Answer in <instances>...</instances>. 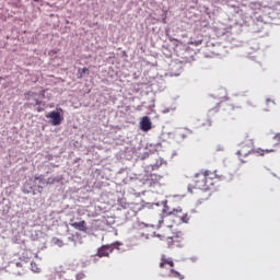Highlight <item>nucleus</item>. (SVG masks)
I'll use <instances>...</instances> for the list:
<instances>
[{
    "label": "nucleus",
    "mask_w": 280,
    "mask_h": 280,
    "mask_svg": "<svg viewBox=\"0 0 280 280\" xmlns=\"http://www.w3.org/2000/svg\"><path fill=\"white\" fill-rule=\"evenodd\" d=\"M89 71V68H83L80 72L79 70V78H83L84 77V73H86Z\"/></svg>",
    "instance_id": "nucleus-16"
},
{
    "label": "nucleus",
    "mask_w": 280,
    "mask_h": 280,
    "mask_svg": "<svg viewBox=\"0 0 280 280\" xmlns=\"http://www.w3.org/2000/svg\"><path fill=\"white\" fill-rule=\"evenodd\" d=\"M163 212L166 215L162 218H170L171 222L172 220H174V218H177L179 224H187V222H189V214L185 212L180 207H178L177 209H173L172 211H170V208L165 207L163 209Z\"/></svg>",
    "instance_id": "nucleus-3"
},
{
    "label": "nucleus",
    "mask_w": 280,
    "mask_h": 280,
    "mask_svg": "<svg viewBox=\"0 0 280 280\" xmlns=\"http://www.w3.org/2000/svg\"><path fill=\"white\" fill-rule=\"evenodd\" d=\"M269 152H273V150L252 149V154H257V156H264V154H269Z\"/></svg>",
    "instance_id": "nucleus-10"
},
{
    "label": "nucleus",
    "mask_w": 280,
    "mask_h": 280,
    "mask_svg": "<svg viewBox=\"0 0 280 280\" xmlns=\"http://www.w3.org/2000/svg\"><path fill=\"white\" fill-rule=\"evenodd\" d=\"M171 277H173L174 279H179V280L185 279V276H183L180 272L176 271L173 268L171 269Z\"/></svg>",
    "instance_id": "nucleus-11"
},
{
    "label": "nucleus",
    "mask_w": 280,
    "mask_h": 280,
    "mask_svg": "<svg viewBox=\"0 0 280 280\" xmlns=\"http://www.w3.org/2000/svg\"><path fill=\"white\" fill-rule=\"evenodd\" d=\"M273 141H275V145H279V144H280V133H277V135L273 137Z\"/></svg>",
    "instance_id": "nucleus-15"
},
{
    "label": "nucleus",
    "mask_w": 280,
    "mask_h": 280,
    "mask_svg": "<svg viewBox=\"0 0 280 280\" xmlns=\"http://www.w3.org/2000/svg\"><path fill=\"white\" fill-rule=\"evenodd\" d=\"M55 279H62V272H57L55 275Z\"/></svg>",
    "instance_id": "nucleus-19"
},
{
    "label": "nucleus",
    "mask_w": 280,
    "mask_h": 280,
    "mask_svg": "<svg viewBox=\"0 0 280 280\" xmlns=\"http://www.w3.org/2000/svg\"><path fill=\"white\" fill-rule=\"evenodd\" d=\"M113 253V247L110 245H103L98 248L96 257H108Z\"/></svg>",
    "instance_id": "nucleus-8"
},
{
    "label": "nucleus",
    "mask_w": 280,
    "mask_h": 280,
    "mask_svg": "<svg viewBox=\"0 0 280 280\" xmlns=\"http://www.w3.org/2000/svg\"><path fill=\"white\" fill-rule=\"evenodd\" d=\"M171 218H161L159 220L158 226L161 229L163 226L166 229V232L163 234H158L160 240H165L166 244L172 248V246H176L177 248H183L185 246V234L183 232H172L174 225L171 224Z\"/></svg>",
    "instance_id": "nucleus-2"
},
{
    "label": "nucleus",
    "mask_w": 280,
    "mask_h": 280,
    "mask_svg": "<svg viewBox=\"0 0 280 280\" xmlns=\"http://www.w3.org/2000/svg\"><path fill=\"white\" fill-rule=\"evenodd\" d=\"M47 119H51V126H60L62 124V115H60V112H50L46 115Z\"/></svg>",
    "instance_id": "nucleus-5"
},
{
    "label": "nucleus",
    "mask_w": 280,
    "mask_h": 280,
    "mask_svg": "<svg viewBox=\"0 0 280 280\" xmlns=\"http://www.w3.org/2000/svg\"><path fill=\"white\" fill-rule=\"evenodd\" d=\"M72 229H75L77 231H83L86 232V221H80V222H73L70 223Z\"/></svg>",
    "instance_id": "nucleus-9"
},
{
    "label": "nucleus",
    "mask_w": 280,
    "mask_h": 280,
    "mask_svg": "<svg viewBox=\"0 0 280 280\" xmlns=\"http://www.w3.org/2000/svg\"><path fill=\"white\" fill-rule=\"evenodd\" d=\"M188 191H190V194L192 192V191H191V187H188Z\"/></svg>",
    "instance_id": "nucleus-21"
},
{
    "label": "nucleus",
    "mask_w": 280,
    "mask_h": 280,
    "mask_svg": "<svg viewBox=\"0 0 280 280\" xmlns=\"http://www.w3.org/2000/svg\"><path fill=\"white\" fill-rule=\"evenodd\" d=\"M84 273H78L77 275V280H82V279H84Z\"/></svg>",
    "instance_id": "nucleus-18"
},
{
    "label": "nucleus",
    "mask_w": 280,
    "mask_h": 280,
    "mask_svg": "<svg viewBox=\"0 0 280 280\" xmlns=\"http://www.w3.org/2000/svg\"><path fill=\"white\" fill-rule=\"evenodd\" d=\"M35 1V3H38V1H40V0H34Z\"/></svg>",
    "instance_id": "nucleus-23"
},
{
    "label": "nucleus",
    "mask_w": 280,
    "mask_h": 280,
    "mask_svg": "<svg viewBox=\"0 0 280 280\" xmlns=\"http://www.w3.org/2000/svg\"><path fill=\"white\" fill-rule=\"evenodd\" d=\"M253 148H255V142L253 140H250L249 144L242 143L240 145L236 154L242 163H246L244 159H246V156H248L249 154H253Z\"/></svg>",
    "instance_id": "nucleus-4"
},
{
    "label": "nucleus",
    "mask_w": 280,
    "mask_h": 280,
    "mask_svg": "<svg viewBox=\"0 0 280 280\" xmlns=\"http://www.w3.org/2000/svg\"><path fill=\"white\" fill-rule=\"evenodd\" d=\"M167 266H170V268H174V259L167 257L166 255H162L160 259V268H167Z\"/></svg>",
    "instance_id": "nucleus-7"
},
{
    "label": "nucleus",
    "mask_w": 280,
    "mask_h": 280,
    "mask_svg": "<svg viewBox=\"0 0 280 280\" xmlns=\"http://www.w3.org/2000/svg\"><path fill=\"white\" fill-rule=\"evenodd\" d=\"M224 175H219L218 171L201 170L195 174L192 183L195 189H201V191H211L215 189V185L221 180H225Z\"/></svg>",
    "instance_id": "nucleus-1"
},
{
    "label": "nucleus",
    "mask_w": 280,
    "mask_h": 280,
    "mask_svg": "<svg viewBox=\"0 0 280 280\" xmlns=\"http://www.w3.org/2000/svg\"><path fill=\"white\" fill-rule=\"evenodd\" d=\"M23 265L21 262H16V267L21 268Z\"/></svg>",
    "instance_id": "nucleus-20"
},
{
    "label": "nucleus",
    "mask_w": 280,
    "mask_h": 280,
    "mask_svg": "<svg viewBox=\"0 0 280 280\" xmlns=\"http://www.w3.org/2000/svg\"><path fill=\"white\" fill-rule=\"evenodd\" d=\"M180 139H187V137H189V135H191V130L189 129H184L182 131L178 132Z\"/></svg>",
    "instance_id": "nucleus-12"
},
{
    "label": "nucleus",
    "mask_w": 280,
    "mask_h": 280,
    "mask_svg": "<svg viewBox=\"0 0 280 280\" xmlns=\"http://www.w3.org/2000/svg\"><path fill=\"white\" fill-rule=\"evenodd\" d=\"M266 104L267 106H270L271 104L273 105L275 104V101L270 100V98H267L266 100Z\"/></svg>",
    "instance_id": "nucleus-17"
},
{
    "label": "nucleus",
    "mask_w": 280,
    "mask_h": 280,
    "mask_svg": "<svg viewBox=\"0 0 280 280\" xmlns=\"http://www.w3.org/2000/svg\"><path fill=\"white\" fill-rule=\"evenodd\" d=\"M151 183L150 185H154V183H159V180H161V176L159 175H151Z\"/></svg>",
    "instance_id": "nucleus-13"
},
{
    "label": "nucleus",
    "mask_w": 280,
    "mask_h": 280,
    "mask_svg": "<svg viewBox=\"0 0 280 280\" xmlns=\"http://www.w3.org/2000/svg\"><path fill=\"white\" fill-rule=\"evenodd\" d=\"M140 130H143V132H149V130H152V120H150V117H142L140 121Z\"/></svg>",
    "instance_id": "nucleus-6"
},
{
    "label": "nucleus",
    "mask_w": 280,
    "mask_h": 280,
    "mask_svg": "<svg viewBox=\"0 0 280 280\" xmlns=\"http://www.w3.org/2000/svg\"><path fill=\"white\" fill-rule=\"evenodd\" d=\"M31 269L33 272H40V268H38L36 262H31Z\"/></svg>",
    "instance_id": "nucleus-14"
},
{
    "label": "nucleus",
    "mask_w": 280,
    "mask_h": 280,
    "mask_svg": "<svg viewBox=\"0 0 280 280\" xmlns=\"http://www.w3.org/2000/svg\"><path fill=\"white\" fill-rule=\"evenodd\" d=\"M58 112H59V113H62V108H59Z\"/></svg>",
    "instance_id": "nucleus-22"
}]
</instances>
